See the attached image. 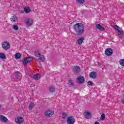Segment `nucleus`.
Wrapping results in <instances>:
<instances>
[{
    "label": "nucleus",
    "mask_w": 124,
    "mask_h": 124,
    "mask_svg": "<svg viewBox=\"0 0 124 124\" xmlns=\"http://www.w3.org/2000/svg\"><path fill=\"white\" fill-rule=\"evenodd\" d=\"M84 40H85V38L84 37H81L78 39L77 41L78 44V45H81V44L83 43Z\"/></svg>",
    "instance_id": "obj_17"
},
{
    "label": "nucleus",
    "mask_w": 124,
    "mask_h": 124,
    "mask_svg": "<svg viewBox=\"0 0 124 124\" xmlns=\"http://www.w3.org/2000/svg\"><path fill=\"white\" fill-rule=\"evenodd\" d=\"M68 85H69V86H73V85H74V82L73 80H69L68 82Z\"/></svg>",
    "instance_id": "obj_29"
},
{
    "label": "nucleus",
    "mask_w": 124,
    "mask_h": 124,
    "mask_svg": "<svg viewBox=\"0 0 124 124\" xmlns=\"http://www.w3.org/2000/svg\"><path fill=\"white\" fill-rule=\"evenodd\" d=\"M94 124H100L98 122H95Z\"/></svg>",
    "instance_id": "obj_33"
},
{
    "label": "nucleus",
    "mask_w": 124,
    "mask_h": 124,
    "mask_svg": "<svg viewBox=\"0 0 124 124\" xmlns=\"http://www.w3.org/2000/svg\"><path fill=\"white\" fill-rule=\"evenodd\" d=\"M119 63L122 66H124V59L120 60L119 61Z\"/></svg>",
    "instance_id": "obj_26"
},
{
    "label": "nucleus",
    "mask_w": 124,
    "mask_h": 124,
    "mask_svg": "<svg viewBox=\"0 0 124 124\" xmlns=\"http://www.w3.org/2000/svg\"><path fill=\"white\" fill-rule=\"evenodd\" d=\"M55 87L54 86H51L49 88V91L50 93H54L55 92Z\"/></svg>",
    "instance_id": "obj_22"
},
{
    "label": "nucleus",
    "mask_w": 124,
    "mask_h": 124,
    "mask_svg": "<svg viewBox=\"0 0 124 124\" xmlns=\"http://www.w3.org/2000/svg\"><path fill=\"white\" fill-rule=\"evenodd\" d=\"M0 121L1 122V123H5L8 122V119L3 115H0Z\"/></svg>",
    "instance_id": "obj_12"
},
{
    "label": "nucleus",
    "mask_w": 124,
    "mask_h": 124,
    "mask_svg": "<svg viewBox=\"0 0 124 124\" xmlns=\"http://www.w3.org/2000/svg\"><path fill=\"white\" fill-rule=\"evenodd\" d=\"M84 115L86 119H91L92 117V113L87 110L84 112Z\"/></svg>",
    "instance_id": "obj_10"
},
{
    "label": "nucleus",
    "mask_w": 124,
    "mask_h": 124,
    "mask_svg": "<svg viewBox=\"0 0 124 124\" xmlns=\"http://www.w3.org/2000/svg\"><path fill=\"white\" fill-rule=\"evenodd\" d=\"M1 46L4 50H9L10 48V44H9L8 42L5 41L2 42L1 44Z\"/></svg>",
    "instance_id": "obj_5"
},
{
    "label": "nucleus",
    "mask_w": 124,
    "mask_h": 124,
    "mask_svg": "<svg viewBox=\"0 0 124 124\" xmlns=\"http://www.w3.org/2000/svg\"><path fill=\"white\" fill-rule=\"evenodd\" d=\"M13 29L15 30V31H18V30H19V27L17 25H14L13 26Z\"/></svg>",
    "instance_id": "obj_27"
},
{
    "label": "nucleus",
    "mask_w": 124,
    "mask_h": 124,
    "mask_svg": "<svg viewBox=\"0 0 124 124\" xmlns=\"http://www.w3.org/2000/svg\"><path fill=\"white\" fill-rule=\"evenodd\" d=\"M1 109V106L0 105V110Z\"/></svg>",
    "instance_id": "obj_35"
},
{
    "label": "nucleus",
    "mask_w": 124,
    "mask_h": 124,
    "mask_svg": "<svg viewBox=\"0 0 124 124\" xmlns=\"http://www.w3.org/2000/svg\"><path fill=\"white\" fill-rule=\"evenodd\" d=\"M21 76L22 75L20 74V73H17L16 75V79H18L19 80H20V79H21Z\"/></svg>",
    "instance_id": "obj_24"
},
{
    "label": "nucleus",
    "mask_w": 124,
    "mask_h": 124,
    "mask_svg": "<svg viewBox=\"0 0 124 124\" xmlns=\"http://www.w3.org/2000/svg\"><path fill=\"white\" fill-rule=\"evenodd\" d=\"M114 29L116 31H117L118 32V35L121 37V38H124V31H123V30H122V28H121L120 27L118 26H115Z\"/></svg>",
    "instance_id": "obj_3"
},
{
    "label": "nucleus",
    "mask_w": 124,
    "mask_h": 124,
    "mask_svg": "<svg viewBox=\"0 0 124 124\" xmlns=\"http://www.w3.org/2000/svg\"><path fill=\"white\" fill-rule=\"evenodd\" d=\"M88 84L89 86H93V83L91 81H89Z\"/></svg>",
    "instance_id": "obj_31"
},
{
    "label": "nucleus",
    "mask_w": 124,
    "mask_h": 124,
    "mask_svg": "<svg viewBox=\"0 0 124 124\" xmlns=\"http://www.w3.org/2000/svg\"><path fill=\"white\" fill-rule=\"evenodd\" d=\"M100 120L101 121H104V120H105V114H104V113L101 115Z\"/></svg>",
    "instance_id": "obj_30"
},
{
    "label": "nucleus",
    "mask_w": 124,
    "mask_h": 124,
    "mask_svg": "<svg viewBox=\"0 0 124 124\" xmlns=\"http://www.w3.org/2000/svg\"><path fill=\"white\" fill-rule=\"evenodd\" d=\"M54 114V110L51 109H47L44 112V115L47 118H52Z\"/></svg>",
    "instance_id": "obj_2"
},
{
    "label": "nucleus",
    "mask_w": 124,
    "mask_h": 124,
    "mask_svg": "<svg viewBox=\"0 0 124 124\" xmlns=\"http://www.w3.org/2000/svg\"><path fill=\"white\" fill-rule=\"evenodd\" d=\"M97 75L96 73L94 72H91L89 74L90 78H92V79H95Z\"/></svg>",
    "instance_id": "obj_13"
},
{
    "label": "nucleus",
    "mask_w": 124,
    "mask_h": 124,
    "mask_svg": "<svg viewBox=\"0 0 124 124\" xmlns=\"http://www.w3.org/2000/svg\"><path fill=\"white\" fill-rule=\"evenodd\" d=\"M5 58H6V57L5 56V55H4L3 53H0V59H2V60H3L5 59Z\"/></svg>",
    "instance_id": "obj_28"
},
{
    "label": "nucleus",
    "mask_w": 124,
    "mask_h": 124,
    "mask_svg": "<svg viewBox=\"0 0 124 124\" xmlns=\"http://www.w3.org/2000/svg\"><path fill=\"white\" fill-rule=\"evenodd\" d=\"M33 78L35 80H39L40 79V78H41V76L38 74H37L33 76Z\"/></svg>",
    "instance_id": "obj_19"
},
{
    "label": "nucleus",
    "mask_w": 124,
    "mask_h": 124,
    "mask_svg": "<svg viewBox=\"0 0 124 124\" xmlns=\"http://www.w3.org/2000/svg\"><path fill=\"white\" fill-rule=\"evenodd\" d=\"M105 53L106 56H111L113 54V50L111 48L106 49Z\"/></svg>",
    "instance_id": "obj_11"
},
{
    "label": "nucleus",
    "mask_w": 124,
    "mask_h": 124,
    "mask_svg": "<svg viewBox=\"0 0 124 124\" xmlns=\"http://www.w3.org/2000/svg\"><path fill=\"white\" fill-rule=\"evenodd\" d=\"M34 55L35 57L38 58V60L41 62H44L45 61V57L43 55H41L40 52L38 50H36L34 52Z\"/></svg>",
    "instance_id": "obj_4"
},
{
    "label": "nucleus",
    "mask_w": 124,
    "mask_h": 124,
    "mask_svg": "<svg viewBox=\"0 0 124 124\" xmlns=\"http://www.w3.org/2000/svg\"><path fill=\"white\" fill-rule=\"evenodd\" d=\"M74 29L77 33L84 32V26L81 23H77L74 26Z\"/></svg>",
    "instance_id": "obj_1"
},
{
    "label": "nucleus",
    "mask_w": 124,
    "mask_h": 124,
    "mask_svg": "<svg viewBox=\"0 0 124 124\" xmlns=\"http://www.w3.org/2000/svg\"><path fill=\"white\" fill-rule=\"evenodd\" d=\"M96 28L98 29L99 30V31H105V29L103 28L100 24H97L96 25Z\"/></svg>",
    "instance_id": "obj_16"
},
{
    "label": "nucleus",
    "mask_w": 124,
    "mask_h": 124,
    "mask_svg": "<svg viewBox=\"0 0 124 124\" xmlns=\"http://www.w3.org/2000/svg\"><path fill=\"white\" fill-rule=\"evenodd\" d=\"M33 106H34V104L32 102L30 103L29 107V110H31L33 108Z\"/></svg>",
    "instance_id": "obj_23"
},
{
    "label": "nucleus",
    "mask_w": 124,
    "mask_h": 124,
    "mask_svg": "<svg viewBox=\"0 0 124 124\" xmlns=\"http://www.w3.org/2000/svg\"><path fill=\"white\" fill-rule=\"evenodd\" d=\"M67 117V114H65V113H63V114H62V118H63V119H65V118H66Z\"/></svg>",
    "instance_id": "obj_32"
},
{
    "label": "nucleus",
    "mask_w": 124,
    "mask_h": 124,
    "mask_svg": "<svg viewBox=\"0 0 124 124\" xmlns=\"http://www.w3.org/2000/svg\"><path fill=\"white\" fill-rule=\"evenodd\" d=\"M24 10L25 13H30V12H31V8L29 7H25L24 8Z\"/></svg>",
    "instance_id": "obj_20"
},
{
    "label": "nucleus",
    "mask_w": 124,
    "mask_h": 124,
    "mask_svg": "<svg viewBox=\"0 0 124 124\" xmlns=\"http://www.w3.org/2000/svg\"><path fill=\"white\" fill-rule=\"evenodd\" d=\"M80 67L77 66L74 67L73 72H75V73H78V72H80Z\"/></svg>",
    "instance_id": "obj_15"
},
{
    "label": "nucleus",
    "mask_w": 124,
    "mask_h": 124,
    "mask_svg": "<svg viewBox=\"0 0 124 124\" xmlns=\"http://www.w3.org/2000/svg\"><path fill=\"white\" fill-rule=\"evenodd\" d=\"M76 2L79 3V4H83L85 2V0H77Z\"/></svg>",
    "instance_id": "obj_25"
},
{
    "label": "nucleus",
    "mask_w": 124,
    "mask_h": 124,
    "mask_svg": "<svg viewBox=\"0 0 124 124\" xmlns=\"http://www.w3.org/2000/svg\"><path fill=\"white\" fill-rule=\"evenodd\" d=\"M31 61H32V58H27L25 59H24L23 61V63H29V62H31Z\"/></svg>",
    "instance_id": "obj_14"
},
{
    "label": "nucleus",
    "mask_w": 124,
    "mask_h": 124,
    "mask_svg": "<svg viewBox=\"0 0 124 124\" xmlns=\"http://www.w3.org/2000/svg\"><path fill=\"white\" fill-rule=\"evenodd\" d=\"M15 58L16 60H19L21 58V54L17 53L15 55Z\"/></svg>",
    "instance_id": "obj_21"
},
{
    "label": "nucleus",
    "mask_w": 124,
    "mask_h": 124,
    "mask_svg": "<svg viewBox=\"0 0 124 124\" xmlns=\"http://www.w3.org/2000/svg\"><path fill=\"white\" fill-rule=\"evenodd\" d=\"M11 22H17L18 21V18L17 17V16H12L11 17Z\"/></svg>",
    "instance_id": "obj_18"
},
{
    "label": "nucleus",
    "mask_w": 124,
    "mask_h": 124,
    "mask_svg": "<svg viewBox=\"0 0 124 124\" xmlns=\"http://www.w3.org/2000/svg\"><path fill=\"white\" fill-rule=\"evenodd\" d=\"M76 82L79 85H81V84H84V82H85V78L82 76H80L77 78Z\"/></svg>",
    "instance_id": "obj_6"
},
{
    "label": "nucleus",
    "mask_w": 124,
    "mask_h": 124,
    "mask_svg": "<svg viewBox=\"0 0 124 124\" xmlns=\"http://www.w3.org/2000/svg\"><path fill=\"white\" fill-rule=\"evenodd\" d=\"M15 122L17 124H21L24 122V118L22 116H18L15 118Z\"/></svg>",
    "instance_id": "obj_8"
},
{
    "label": "nucleus",
    "mask_w": 124,
    "mask_h": 124,
    "mask_svg": "<svg viewBox=\"0 0 124 124\" xmlns=\"http://www.w3.org/2000/svg\"><path fill=\"white\" fill-rule=\"evenodd\" d=\"M66 123L67 124H74V123H75V118L73 116H70L67 118Z\"/></svg>",
    "instance_id": "obj_7"
},
{
    "label": "nucleus",
    "mask_w": 124,
    "mask_h": 124,
    "mask_svg": "<svg viewBox=\"0 0 124 124\" xmlns=\"http://www.w3.org/2000/svg\"><path fill=\"white\" fill-rule=\"evenodd\" d=\"M25 22L28 27H31L33 23V20L31 18H27L25 19Z\"/></svg>",
    "instance_id": "obj_9"
},
{
    "label": "nucleus",
    "mask_w": 124,
    "mask_h": 124,
    "mask_svg": "<svg viewBox=\"0 0 124 124\" xmlns=\"http://www.w3.org/2000/svg\"><path fill=\"white\" fill-rule=\"evenodd\" d=\"M121 101H122V102H124V98L122 99L121 100Z\"/></svg>",
    "instance_id": "obj_34"
}]
</instances>
